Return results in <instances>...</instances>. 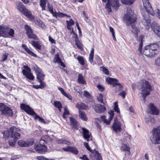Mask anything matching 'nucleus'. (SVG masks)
Instances as JSON below:
<instances>
[{"instance_id": "nucleus-1", "label": "nucleus", "mask_w": 160, "mask_h": 160, "mask_svg": "<svg viewBox=\"0 0 160 160\" xmlns=\"http://www.w3.org/2000/svg\"><path fill=\"white\" fill-rule=\"evenodd\" d=\"M20 131V129L13 126L3 132V137L5 139L8 138L9 137L13 138V139L9 141L8 144L10 146H14L21 137L19 133Z\"/></svg>"}, {"instance_id": "nucleus-2", "label": "nucleus", "mask_w": 160, "mask_h": 160, "mask_svg": "<svg viewBox=\"0 0 160 160\" xmlns=\"http://www.w3.org/2000/svg\"><path fill=\"white\" fill-rule=\"evenodd\" d=\"M143 6L147 12H142V17L144 18L142 22L143 25L146 26L148 29L149 28V24L151 22L149 14L152 15L154 14V10L148 0H142Z\"/></svg>"}, {"instance_id": "nucleus-3", "label": "nucleus", "mask_w": 160, "mask_h": 160, "mask_svg": "<svg viewBox=\"0 0 160 160\" xmlns=\"http://www.w3.org/2000/svg\"><path fill=\"white\" fill-rule=\"evenodd\" d=\"M137 19L136 14L129 12L125 14L123 17V21L125 22L127 26H131L133 30L132 32L134 34L136 37L138 36L139 31L138 29L134 25V23L137 22Z\"/></svg>"}, {"instance_id": "nucleus-4", "label": "nucleus", "mask_w": 160, "mask_h": 160, "mask_svg": "<svg viewBox=\"0 0 160 160\" xmlns=\"http://www.w3.org/2000/svg\"><path fill=\"white\" fill-rule=\"evenodd\" d=\"M20 108L22 110H24L27 114L30 115H35V119H38L39 122L44 123H46L44 119L38 115L33 109L28 105H26L24 103H22L20 105Z\"/></svg>"}, {"instance_id": "nucleus-5", "label": "nucleus", "mask_w": 160, "mask_h": 160, "mask_svg": "<svg viewBox=\"0 0 160 160\" xmlns=\"http://www.w3.org/2000/svg\"><path fill=\"white\" fill-rule=\"evenodd\" d=\"M14 31L13 29L10 28L8 26H0V36L4 37L14 36Z\"/></svg>"}, {"instance_id": "nucleus-6", "label": "nucleus", "mask_w": 160, "mask_h": 160, "mask_svg": "<svg viewBox=\"0 0 160 160\" xmlns=\"http://www.w3.org/2000/svg\"><path fill=\"white\" fill-rule=\"evenodd\" d=\"M17 9L19 12L27 17L30 20H33L35 17L32 12L26 8L21 2H20L17 5Z\"/></svg>"}, {"instance_id": "nucleus-7", "label": "nucleus", "mask_w": 160, "mask_h": 160, "mask_svg": "<svg viewBox=\"0 0 160 160\" xmlns=\"http://www.w3.org/2000/svg\"><path fill=\"white\" fill-rule=\"evenodd\" d=\"M106 81L108 84L112 85L113 87H115L116 86H118V88L117 87H115V93L121 91L122 89L123 85L119 82V81L117 79L111 77H108L106 78Z\"/></svg>"}, {"instance_id": "nucleus-8", "label": "nucleus", "mask_w": 160, "mask_h": 160, "mask_svg": "<svg viewBox=\"0 0 160 160\" xmlns=\"http://www.w3.org/2000/svg\"><path fill=\"white\" fill-rule=\"evenodd\" d=\"M0 112L1 115L8 118L13 116V112L11 108L2 103L0 107Z\"/></svg>"}, {"instance_id": "nucleus-9", "label": "nucleus", "mask_w": 160, "mask_h": 160, "mask_svg": "<svg viewBox=\"0 0 160 160\" xmlns=\"http://www.w3.org/2000/svg\"><path fill=\"white\" fill-rule=\"evenodd\" d=\"M32 69L36 74L38 82H44L43 81L44 80L45 75L42 69L36 65L32 67Z\"/></svg>"}, {"instance_id": "nucleus-10", "label": "nucleus", "mask_w": 160, "mask_h": 160, "mask_svg": "<svg viewBox=\"0 0 160 160\" xmlns=\"http://www.w3.org/2000/svg\"><path fill=\"white\" fill-rule=\"evenodd\" d=\"M139 87L142 92L146 91H151L152 90V86L148 81L145 79H142L139 82Z\"/></svg>"}, {"instance_id": "nucleus-11", "label": "nucleus", "mask_w": 160, "mask_h": 160, "mask_svg": "<svg viewBox=\"0 0 160 160\" xmlns=\"http://www.w3.org/2000/svg\"><path fill=\"white\" fill-rule=\"evenodd\" d=\"M24 69L22 70V73L28 79L33 80L34 79V77L31 72V68L28 65H24L23 67Z\"/></svg>"}, {"instance_id": "nucleus-12", "label": "nucleus", "mask_w": 160, "mask_h": 160, "mask_svg": "<svg viewBox=\"0 0 160 160\" xmlns=\"http://www.w3.org/2000/svg\"><path fill=\"white\" fill-rule=\"evenodd\" d=\"M25 29L26 31V34L29 38L38 40V38L37 36L33 33V31L31 27L28 25L25 26Z\"/></svg>"}, {"instance_id": "nucleus-13", "label": "nucleus", "mask_w": 160, "mask_h": 160, "mask_svg": "<svg viewBox=\"0 0 160 160\" xmlns=\"http://www.w3.org/2000/svg\"><path fill=\"white\" fill-rule=\"evenodd\" d=\"M73 33L72 36V39H73L75 42V44L77 46V48L82 51H83L84 50L83 48V44L81 43L79 41L77 34L74 32L73 29L72 30V32H71V33Z\"/></svg>"}, {"instance_id": "nucleus-14", "label": "nucleus", "mask_w": 160, "mask_h": 160, "mask_svg": "<svg viewBox=\"0 0 160 160\" xmlns=\"http://www.w3.org/2000/svg\"><path fill=\"white\" fill-rule=\"evenodd\" d=\"M148 46H149L151 52L153 53V56H154L158 52V49L159 48L160 42L158 41L154 43H151Z\"/></svg>"}, {"instance_id": "nucleus-15", "label": "nucleus", "mask_w": 160, "mask_h": 160, "mask_svg": "<svg viewBox=\"0 0 160 160\" xmlns=\"http://www.w3.org/2000/svg\"><path fill=\"white\" fill-rule=\"evenodd\" d=\"M34 149L36 151L41 154L44 153L47 151V148L45 144H42L40 143L37 145H35Z\"/></svg>"}, {"instance_id": "nucleus-16", "label": "nucleus", "mask_w": 160, "mask_h": 160, "mask_svg": "<svg viewBox=\"0 0 160 160\" xmlns=\"http://www.w3.org/2000/svg\"><path fill=\"white\" fill-rule=\"evenodd\" d=\"M56 142L58 144H62L66 145L67 146L66 147L62 148V150L65 152H70V142L64 139H58L56 141Z\"/></svg>"}, {"instance_id": "nucleus-17", "label": "nucleus", "mask_w": 160, "mask_h": 160, "mask_svg": "<svg viewBox=\"0 0 160 160\" xmlns=\"http://www.w3.org/2000/svg\"><path fill=\"white\" fill-rule=\"evenodd\" d=\"M113 130L116 132H120L122 130L121 124L118 121L117 117L114 118V122L112 125Z\"/></svg>"}, {"instance_id": "nucleus-18", "label": "nucleus", "mask_w": 160, "mask_h": 160, "mask_svg": "<svg viewBox=\"0 0 160 160\" xmlns=\"http://www.w3.org/2000/svg\"><path fill=\"white\" fill-rule=\"evenodd\" d=\"M148 107L150 111V114L152 115H157L159 114L160 111L156 106L153 103H150Z\"/></svg>"}, {"instance_id": "nucleus-19", "label": "nucleus", "mask_w": 160, "mask_h": 160, "mask_svg": "<svg viewBox=\"0 0 160 160\" xmlns=\"http://www.w3.org/2000/svg\"><path fill=\"white\" fill-rule=\"evenodd\" d=\"M151 27L153 31L160 38V27L155 21L152 22Z\"/></svg>"}, {"instance_id": "nucleus-20", "label": "nucleus", "mask_w": 160, "mask_h": 160, "mask_svg": "<svg viewBox=\"0 0 160 160\" xmlns=\"http://www.w3.org/2000/svg\"><path fill=\"white\" fill-rule=\"evenodd\" d=\"M93 107L96 112L99 113L104 112L106 109L105 106L100 104H96Z\"/></svg>"}, {"instance_id": "nucleus-21", "label": "nucleus", "mask_w": 160, "mask_h": 160, "mask_svg": "<svg viewBox=\"0 0 160 160\" xmlns=\"http://www.w3.org/2000/svg\"><path fill=\"white\" fill-rule=\"evenodd\" d=\"M78 124L76 120L73 118L71 117V128L73 131L77 130L78 128Z\"/></svg>"}, {"instance_id": "nucleus-22", "label": "nucleus", "mask_w": 160, "mask_h": 160, "mask_svg": "<svg viewBox=\"0 0 160 160\" xmlns=\"http://www.w3.org/2000/svg\"><path fill=\"white\" fill-rule=\"evenodd\" d=\"M120 6L119 0H111L110 2V6L111 8V6L113 8L117 10Z\"/></svg>"}, {"instance_id": "nucleus-23", "label": "nucleus", "mask_w": 160, "mask_h": 160, "mask_svg": "<svg viewBox=\"0 0 160 160\" xmlns=\"http://www.w3.org/2000/svg\"><path fill=\"white\" fill-rule=\"evenodd\" d=\"M143 53L145 56L149 57H154L153 53L152 52H151L149 46H148V45L144 47Z\"/></svg>"}, {"instance_id": "nucleus-24", "label": "nucleus", "mask_w": 160, "mask_h": 160, "mask_svg": "<svg viewBox=\"0 0 160 160\" xmlns=\"http://www.w3.org/2000/svg\"><path fill=\"white\" fill-rule=\"evenodd\" d=\"M120 149L123 151H126L127 152L128 155H130V148L128 144L126 143H122L120 147Z\"/></svg>"}, {"instance_id": "nucleus-25", "label": "nucleus", "mask_w": 160, "mask_h": 160, "mask_svg": "<svg viewBox=\"0 0 160 160\" xmlns=\"http://www.w3.org/2000/svg\"><path fill=\"white\" fill-rule=\"evenodd\" d=\"M93 154V156L91 158L93 160H101L102 157L98 151L94 149L91 152Z\"/></svg>"}, {"instance_id": "nucleus-26", "label": "nucleus", "mask_w": 160, "mask_h": 160, "mask_svg": "<svg viewBox=\"0 0 160 160\" xmlns=\"http://www.w3.org/2000/svg\"><path fill=\"white\" fill-rule=\"evenodd\" d=\"M82 130L83 137L84 138L87 140V142H89L90 138V135L89 134V131L84 128H82Z\"/></svg>"}, {"instance_id": "nucleus-27", "label": "nucleus", "mask_w": 160, "mask_h": 160, "mask_svg": "<svg viewBox=\"0 0 160 160\" xmlns=\"http://www.w3.org/2000/svg\"><path fill=\"white\" fill-rule=\"evenodd\" d=\"M22 46L28 54L34 57H37V55L31 51L25 44H22Z\"/></svg>"}, {"instance_id": "nucleus-28", "label": "nucleus", "mask_w": 160, "mask_h": 160, "mask_svg": "<svg viewBox=\"0 0 160 160\" xmlns=\"http://www.w3.org/2000/svg\"><path fill=\"white\" fill-rule=\"evenodd\" d=\"M76 107L78 108L79 110H85L88 109V106L82 102L77 103L76 105Z\"/></svg>"}, {"instance_id": "nucleus-29", "label": "nucleus", "mask_w": 160, "mask_h": 160, "mask_svg": "<svg viewBox=\"0 0 160 160\" xmlns=\"http://www.w3.org/2000/svg\"><path fill=\"white\" fill-rule=\"evenodd\" d=\"M144 37V36L143 35H140L139 36L138 39V41L140 42L139 48L138 50L140 54H142V51L143 46V40Z\"/></svg>"}, {"instance_id": "nucleus-30", "label": "nucleus", "mask_w": 160, "mask_h": 160, "mask_svg": "<svg viewBox=\"0 0 160 160\" xmlns=\"http://www.w3.org/2000/svg\"><path fill=\"white\" fill-rule=\"evenodd\" d=\"M53 17H55L56 18H57L58 17L59 18H62L67 16V17H70V16L66 14H64L62 12H58L57 13L56 12H54L53 11V13H51Z\"/></svg>"}, {"instance_id": "nucleus-31", "label": "nucleus", "mask_w": 160, "mask_h": 160, "mask_svg": "<svg viewBox=\"0 0 160 160\" xmlns=\"http://www.w3.org/2000/svg\"><path fill=\"white\" fill-rule=\"evenodd\" d=\"M78 112L79 116L81 119L84 121H87L88 120L86 114L84 112L79 110Z\"/></svg>"}, {"instance_id": "nucleus-32", "label": "nucleus", "mask_w": 160, "mask_h": 160, "mask_svg": "<svg viewBox=\"0 0 160 160\" xmlns=\"http://www.w3.org/2000/svg\"><path fill=\"white\" fill-rule=\"evenodd\" d=\"M39 85H33L32 86V87L36 89H42L46 87V85L45 82H39Z\"/></svg>"}, {"instance_id": "nucleus-33", "label": "nucleus", "mask_w": 160, "mask_h": 160, "mask_svg": "<svg viewBox=\"0 0 160 160\" xmlns=\"http://www.w3.org/2000/svg\"><path fill=\"white\" fill-rule=\"evenodd\" d=\"M53 105L54 107L57 108L59 112L61 111L62 108V105L61 102L59 101H55L53 102Z\"/></svg>"}, {"instance_id": "nucleus-34", "label": "nucleus", "mask_w": 160, "mask_h": 160, "mask_svg": "<svg viewBox=\"0 0 160 160\" xmlns=\"http://www.w3.org/2000/svg\"><path fill=\"white\" fill-rule=\"evenodd\" d=\"M32 45L36 48L39 50L41 49V46L40 45L39 43L35 41L32 40L30 42Z\"/></svg>"}, {"instance_id": "nucleus-35", "label": "nucleus", "mask_w": 160, "mask_h": 160, "mask_svg": "<svg viewBox=\"0 0 160 160\" xmlns=\"http://www.w3.org/2000/svg\"><path fill=\"white\" fill-rule=\"evenodd\" d=\"M94 49L93 48H92L90 51V52L89 55V61L92 63L93 61V59L94 58Z\"/></svg>"}, {"instance_id": "nucleus-36", "label": "nucleus", "mask_w": 160, "mask_h": 160, "mask_svg": "<svg viewBox=\"0 0 160 160\" xmlns=\"http://www.w3.org/2000/svg\"><path fill=\"white\" fill-rule=\"evenodd\" d=\"M47 0H40V5L42 8V10H45L46 2Z\"/></svg>"}, {"instance_id": "nucleus-37", "label": "nucleus", "mask_w": 160, "mask_h": 160, "mask_svg": "<svg viewBox=\"0 0 160 160\" xmlns=\"http://www.w3.org/2000/svg\"><path fill=\"white\" fill-rule=\"evenodd\" d=\"M135 0H121V2L124 4L127 5L132 4Z\"/></svg>"}, {"instance_id": "nucleus-38", "label": "nucleus", "mask_w": 160, "mask_h": 160, "mask_svg": "<svg viewBox=\"0 0 160 160\" xmlns=\"http://www.w3.org/2000/svg\"><path fill=\"white\" fill-rule=\"evenodd\" d=\"M18 145L21 147H26L28 146L27 145V142L25 141L22 140H19L18 142Z\"/></svg>"}, {"instance_id": "nucleus-39", "label": "nucleus", "mask_w": 160, "mask_h": 160, "mask_svg": "<svg viewBox=\"0 0 160 160\" xmlns=\"http://www.w3.org/2000/svg\"><path fill=\"white\" fill-rule=\"evenodd\" d=\"M79 151L78 148L76 147H71V152L74 155H77Z\"/></svg>"}, {"instance_id": "nucleus-40", "label": "nucleus", "mask_w": 160, "mask_h": 160, "mask_svg": "<svg viewBox=\"0 0 160 160\" xmlns=\"http://www.w3.org/2000/svg\"><path fill=\"white\" fill-rule=\"evenodd\" d=\"M77 59H78L79 62L81 65H84V60L82 56H78L77 57Z\"/></svg>"}, {"instance_id": "nucleus-41", "label": "nucleus", "mask_w": 160, "mask_h": 160, "mask_svg": "<svg viewBox=\"0 0 160 160\" xmlns=\"http://www.w3.org/2000/svg\"><path fill=\"white\" fill-rule=\"evenodd\" d=\"M98 96L97 97V100L101 103H104L103 102V95L102 93H98Z\"/></svg>"}, {"instance_id": "nucleus-42", "label": "nucleus", "mask_w": 160, "mask_h": 160, "mask_svg": "<svg viewBox=\"0 0 160 160\" xmlns=\"http://www.w3.org/2000/svg\"><path fill=\"white\" fill-rule=\"evenodd\" d=\"M106 117L105 115L102 116L101 117V118L102 121L104 123H106L107 125H109L111 122L109 120H108L106 119Z\"/></svg>"}, {"instance_id": "nucleus-43", "label": "nucleus", "mask_w": 160, "mask_h": 160, "mask_svg": "<svg viewBox=\"0 0 160 160\" xmlns=\"http://www.w3.org/2000/svg\"><path fill=\"white\" fill-rule=\"evenodd\" d=\"M58 89L59 90L62 94L64 95L65 96L68 98L69 99H70V96L69 95H68L65 91L61 87L58 88Z\"/></svg>"}, {"instance_id": "nucleus-44", "label": "nucleus", "mask_w": 160, "mask_h": 160, "mask_svg": "<svg viewBox=\"0 0 160 160\" xmlns=\"http://www.w3.org/2000/svg\"><path fill=\"white\" fill-rule=\"evenodd\" d=\"M69 114V112L67 108L65 107L64 108V112L62 114L63 118L65 119H66L67 117H66V115H68Z\"/></svg>"}, {"instance_id": "nucleus-45", "label": "nucleus", "mask_w": 160, "mask_h": 160, "mask_svg": "<svg viewBox=\"0 0 160 160\" xmlns=\"http://www.w3.org/2000/svg\"><path fill=\"white\" fill-rule=\"evenodd\" d=\"M107 3L105 6V8H106L108 12H112V9L110 6V2L111 0H106Z\"/></svg>"}, {"instance_id": "nucleus-46", "label": "nucleus", "mask_w": 160, "mask_h": 160, "mask_svg": "<svg viewBox=\"0 0 160 160\" xmlns=\"http://www.w3.org/2000/svg\"><path fill=\"white\" fill-rule=\"evenodd\" d=\"M114 110L115 112H117L118 113L120 114V112L119 108L118 107V102H115L114 103Z\"/></svg>"}, {"instance_id": "nucleus-47", "label": "nucleus", "mask_w": 160, "mask_h": 160, "mask_svg": "<svg viewBox=\"0 0 160 160\" xmlns=\"http://www.w3.org/2000/svg\"><path fill=\"white\" fill-rule=\"evenodd\" d=\"M47 8L48 9V11L51 13H53V6L51 4L48 3L47 5Z\"/></svg>"}, {"instance_id": "nucleus-48", "label": "nucleus", "mask_w": 160, "mask_h": 160, "mask_svg": "<svg viewBox=\"0 0 160 160\" xmlns=\"http://www.w3.org/2000/svg\"><path fill=\"white\" fill-rule=\"evenodd\" d=\"M8 53L5 52L4 54H3L1 57V61L4 62L7 59Z\"/></svg>"}, {"instance_id": "nucleus-49", "label": "nucleus", "mask_w": 160, "mask_h": 160, "mask_svg": "<svg viewBox=\"0 0 160 160\" xmlns=\"http://www.w3.org/2000/svg\"><path fill=\"white\" fill-rule=\"evenodd\" d=\"M55 60L54 62L55 63L57 62L58 63H59V62L61 60V59L59 56V55L58 54H56L55 56V58L54 59Z\"/></svg>"}, {"instance_id": "nucleus-50", "label": "nucleus", "mask_w": 160, "mask_h": 160, "mask_svg": "<svg viewBox=\"0 0 160 160\" xmlns=\"http://www.w3.org/2000/svg\"><path fill=\"white\" fill-rule=\"evenodd\" d=\"M150 91H146L144 92H142V97H143L144 100H145V98L148 95L150 94Z\"/></svg>"}, {"instance_id": "nucleus-51", "label": "nucleus", "mask_w": 160, "mask_h": 160, "mask_svg": "<svg viewBox=\"0 0 160 160\" xmlns=\"http://www.w3.org/2000/svg\"><path fill=\"white\" fill-rule=\"evenodd\" d=\"M109 28L110 31L112 33V35L113 37V39L115 41H116V39L115 38V32L113 28L111 26H110Z\"/></svg>"}, {"instance_id": "nucleus-52", "label": "nucleus", "mask_w": 160, "mask_h": 160, "mask_svg": "<svg viewBox=\"0 0 160 160\" xmlns=\"http://www.w3.org/2000/svg\"><path fill=\"white\" fill-rule=\"evenodd\" d=\"M109 114L110 115L109 119L110 121V122H111L112 120L114 113L113 111L111 110L109 112Z\"/></svg>"}, {"instance_id": "nucleus-53", "label": "nucleus", "mask_w": 160, "mask_h": 160, "mask_svg": "<svg viewBox=\"0 0 160 160\" xmlns=\"http://www.w3.org/2000/svg\"><path fill=\"white\" fill-rule=\"evenodd\" d=\"M78 82L79 84H87L86 81L84 78L78 79Z\"/></svg>"}, {"instance_id": "nucleus-54", "label": "nucleus", "mask_w": 160, "mask_h": 160, "mask_svg": "<svg viewBox=\"0 0 160 160\" xmlns=\"http://www.w3.org/2000/svg\"><path fill=\"white\" fill-rule=\"evenodd\" d=\"M102 68V71L105 74L108 75L109 74V72L108 70L105 67L102 66L101 67Z\"/></svg>"}, {"instance_id": "nucleus-55", "label": "nucleus", "mask_w": 160, "mask_h": 160, "mask_svg": "<svg viewBox=\"0 0 160 160\" xmlns=\"http://www.w3.org/2000/svg\"><path fill=\"white\" fill-rule=\"evenodd\" d=\"M83 145L88 150L90 151V152H92V150H91V148L90 147L88 142H84Z\"/></svg>"}, {"instance_id": "nucleus-56", "label": "nucleus", "mask_w": 160, "mask_h": 160, "mask_svg": "<svg viewBox=\"0 0 160 160\" xmlns=\"http://www.w3.org/2000/svg\"><path fill=\"white\" fill-rule=\"evenodd\" d=\"M83 95L84 97L88 98H89L91 97V95L87 91H84Z\"/></svg>"}, {"instance_id": "nucleus-57", "label": "nucleus", "mask_w": 160, "mask_h": 160, "mask_svg": "<svg viewBox=\"0 0 160 160\" xmlns=\"http://www.w3.org/2000/svg\"><path fill=\"white\" fill-rule=\"evenodd\" d=\"M97 88H98L99 90L101 92H103L105 90L104 87L100 84H98L97 86Z\"/></svg>"}, {"instance_id": "nucleus-58", "label": "nucleus", "mask_w": 160, "mask_h": 160, "mask_svg": "<svg viewBox=\"0 0 160 160\" xmlns=\"http://www.w3.org/2000/svg\"><path fill=\"white\" fill-rule=\"evenodd\" d=\"M126 94L127 92L125 91H122L121 92H120L119 94V95L120 96H122L123 98H125Z\"/></svg>"}, {"instance_id": "nucleus-59", "label": "nucleus", "mask_w": 160, "mask_h": 160, "mask_svg": "<svg viewBox=\"0 0 160 160\" xmlns=\"http://www.w3.org/2000/svg\"><path fill=\"white\" fill-rule=\"evenodd\" d=\"M46 140L45 138L44 137H42L40 139V143L44 144L45 143H46Z\"/></svg>"}, {"instance_id": "nucleus-60", "label": "nucleus", "mask_w": 160, "mask_h": 160, "mask_svg": "<svg viewBox=\"0 0 160 160\" xmlns=\"http://www.w3.org/2000/svg\"><path fill=\"white\" fill-rule=\"evenodd\" d=\"M155 64L158 66L160 67V57H158L155 60Z\"/></svg>"}, {"instance_id": "nucleus-61", "label": "nucleus", "mask_w": 160, "mask_h": 160, "mask_svg": "<svg viewBox=\"0 0 160 160\" xmlns=\"http://www.w3.org/2000/svg\"><path fill=\"white\" fill-rule=\"evenodd\" d=\"M79 158L82 160H90L85 154L83 155L82 157H80Z\"/></svg>"}, {"instance_id": "nucleus-62", "label": "nucleus", "mask_w": 160, "mask_h": 160, "mask_svg": "<svg viewBox=\"0 0 160 160\" xmlns=\"http://www.w3.org/2000/svg\"><path fill=\"white\" fill-rule=\"evenodd\" d=\"M35 23L38 26L42 27V22L41 20H37L35 21Z\"/></svg>"}, {"instance_id": "nucleus-63", "label": "nucleus", "mask_w": 160, "mask_h": 160, "mask_svg": "<svg viewBox=\"0 0 160 160\" xmlns=\"http://www.w3.org/2000/svg\"><path fill=\"white\" fill-rule=\"evenodd\" d=\"M96 60L98 64L100 65L102 64V59L99 56H98L96 58Z\"/></svg>"}, {"instance_id": "nucleus-64", "label": "nucleus", "mask_w": 160, "mask_h": 160, "mask_svg": "<svg viewBox=\"0 0 160 160\" xmlns=\"http://www.w3.org/2000/svg\"><path fill=\"white\" fill-rule=\"evenodd\" d=\"M48 38H49V41L51 42V43L55 44L56 42H55V40L53 38H52L51 37V36H49L48 37Z\"/></svg>"}]
</instances>
